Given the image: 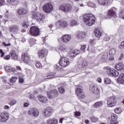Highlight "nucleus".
<instances>
[{
  "instance_id": "33",
  "label": "nucleus",
  "mask_w": 124,
  "mask_h": 124,
  "mask_svg": "<svg viewBox=\"0 0 124 124\" xmlns=\"http://www.w3.org/2000/svg\"><path fill=\"white\" fill-rule=\"evenodd\" d=\"M28 33L32 36H37V35H39V31H29Z\"/></svg>"
},
{
  "instance_id": "41",
  "label": "nucleus",
  "mask_w": 124,
  "mask_h": 124,
  "mask_svg": "<svg viewBox=\"0 0 124 124\" xmlns=\"http://www.w3.org/2000/svg\"><path fill=\"white\" fill-rule=\"evenodd\" d=\"M60 65H60V62L59 64L54 65V67L55 69H56V70H58V71H61L62 69V67H61Z\"/></svg>"
},
{
  "instance_id": "29",
  "label": "nucleus",
  "mask_w": 124,
  "mask_h": 124,
  "mask_svg": "<svg viewBox=\"0 0 124 124\" xmlns=\"http://www.w3.org/2000/svg\"><path fill=\"white\" fill-rule=\"evenodd\" d=\"M103 104V102L99 101L95 103L93 105V107L94 108H97V107H100V106H102Z\"/></svg>"
},
{
  "instance_id": "7",
  "label": "nucleus",
  "mask_w": 124,
  "mask_h": 124,
  "mask_svg": "<svg viewBox=\"0 0 124 124\" xmlns=\"http://www.w3.org/2000/svg\"><path fill=\"white\" fill-rule=\"evenodd\" d=\"M27 114L30 115V116H31V117L33 116L34 118H37L39 116V111L36 108H32L28 111Z\"/></svg>"
},
{
  "instance_id": "54",
  "label": "nucleus",
  "mask_w": 124,
  "mask_h": 124,
  "mask_svg": "<svg viewBox=\"0 0 124 124\" xmlns=\"http://www.w3.org/2000/svg\"><path fill=\"white\" fill-rule=\"evenodd\" d=\"M17 80V78L16 77H13L10 79V82L11 83H15Z\"/></svg>"
},
{
  "instance_id": "48",
  "label": "nucleus",
  "mask_w": 124,
  "mask_h": 124,
  "mask_svg": "<svg viewBox=\"0 0 124 124\" xmlns=\"http://www.w3.org/2000/svg\"><path fill=\"white\" fill-rule=\"evenodd\" d=\"M104 82L107 84H111V80L109 78H105Z\"/></svg>"
},
{
  "instance_id": "56",
  "label": "nucleus",
  "mask_w": 124,
  "mask_h": 124,
  "mask_svg": "<svg viewBox=\"0 0 124 124\" xmlns=\"http://www.w3.org/2000/svg\"><path fill=\"white\" fill-rule=\"evenodd\" d=\"M87 5H88V6H90L91 7H95V5H94L93 3L91 1L87 3Z\"/></svg>"
},
{
  "instance_id": "6",
  "label": "nucleus",
  "mask_w": 124,
  "mask_h": 124,
  "mask_svg": "<svg viewBox=\"0 0 124 124\" xmlns=\"http://www.w3.org/2000/svg\"><path fill=\"white\" fill-rule=\"evenodd\" d=\"M53 9H54V6L50 3H46L43 6V10L45 13H51Z\"/></svg>"
},
{
  "instance_id": "26",
  "label": "nucleus",
  "mask_w": 124,
  "mask_h": 124,
  "mask_svg": "<svg viewBox=\"0 0 124 124\" xmlns=\"http://www.w3.org/2000/svg\"><path fill=\"white\" fill-rule=\"evenodd\" d=\"M38 98L40 101H41L42 102H46L48 101V99L47 98L44 96H42L41 95H39L38 96Z\"/></svg>"
},
{
  "instance_id": "23",
  "label": "nucleus",
  "mask_w": 124,
  "mask_h": 124,
  "mask_svg": "<svg viewBox=\"0 0 124 124\" xmlns=\"http://www.w3.org/2000/svg\"><path fill=\"white\" fill-rule=\"evenodd\" d=\"M5 69L6 71V72L11 73V74H13L15 72H16V70H15L14 68H13L12 67L10 66H7L5 67Z\"/></svg>"
},
{
  "instance_id": "16",
  "label": "nucleus",
  "mask_w": 124,
  "mask_h": 124,
  "mask_svg": "<svg viewBox=\"0 0 124 124\" xmlns=\"http://www.w3.org/2000/svg\"><path fill=\"white\" fill-rule=\"evenodd\" d=\"M116 16H117L116 12H115L113 9H111L108 11L107 18L111 19L112 17H116Z\"/></svg>"
},
{
  "instance_id": "58",
  "label": "nucleus",
  "mask_w": 124,
  "mask_h": 124,
  "mask_svg": "<svg viewBox=\"0 0 124 124\" xmlns=\"http://www.w3.org/2000/svg\"><path fill=\"white\" fill-rule=\"evenodd\" d=\"M108 58V55H107V54H104L102 56V60H107Z\"/></svg>"
},
{
  "instance_id": "45",
  "label": "nucleus",
  "mask_w": 124,
  "mask_h": 124,
  "mask_svg": "<svg viewBox=\"0 0 124 124\" xmlns=\"http://www.w3.org/2000/svg\"><path fill=\"white\" fill-rule=\"evenodd\" d=\"M108 122H110V124H118V121H111V118L108 117Z\"/></svg>"
},
{
  "instance_id": "5",
  "label": "nucleus",
  "mask_w": 124,
  "mask_h": 124,
  "mask_svg": "<svg viewBox=\"0 0 124 124\" xmlns=\"http://www.w3.org/2000/svg\"><path fill=\"white\" fill-rule=\"evenodd\" d=\"M59 9L65 13H67L72 10V6L70 4L61 5L59 6Z\"/></svg>"
},
{
  "instance_id": "1",
  "label": "nucleus",
  "mask_w": 124,
  "mask_h": 124,
  "mask_svg": "<svg viewBox=\"0 0 124 124\" xmlns=\"http://www.w3.org/2000/svg\"><path fill=\"white\" fill-rule=\"evenodd\" d=\"M83 22L88 26H93L95 23V17L92 14H85L83 16Z\"/></svg>"
},
{
  "instance_id": "39",
  "label": "nucleus",
  "mask_w": 124,
  "mask_h": 124,
  "mask_svg": "<svg viewBox=\"0 0 124 124\" xmlns=\"http://www.w3.org/2000/svg\"><path fill=\"white\" fill-rule=\"evenodd\" d=\"M109 54L110 56H114L116 55V49L112 48L109 50Z\"/></svg>"
},
{
  "instance_id": "15",
  "label": "nucleus",
  "mask_w": 124,
  "mask_h": 124,
  "mask_svg": "<svg viewBox=\"0 0 124 124\" xmlns=\"http://www.w3.org/2000/svg\"><path fill=\"white\" fill-rule=\"evenodd\" d=\"M37 22H40V23H44L45 22V15L43 14H41L39 16H36Z\"/></svg>"
},
{
  "instance_id": "35",
  "label": "nucleus",
  "mask_w": 124,
  "mask_h": 124,
  "mask_svg": "<svg viewBox=\"0 0 124 124\" xmlns=\"http://www.w3.org/2000/svg\"><path fill=\"white\" fill-rule=\"evenodd\" d=\"M29 42L31 46H33V45L35 44V42H36V40L33 38H30L29 40Z\"/></svg>"
},
{
  "instance_id": "18",
  "label": "nucleus",
  "mask_w": 124,
  "mask_h": 124,
  "mask_svg": "<svg viewBox=\"0 0 124 124\" xmlns=\"http://www.w3.org/2000/svg\"><path fill=\"white\" fill-rule=\"evenodd\" d=\"M115 69L118 71H124V65L123 62L118 63L115 66Z\"/></svg>"
},
{
  "instance_id": "14",
  "label": "nucleus",
  "mask_w": 124,
  "mask_h": 124,
  "mask_svg": "<svg viewBox=\"0 0 124 124\" xmlns=\"http://www.w3.org/2000/svg\"><path fill=\"white\" fill-rule=\"evenodd\" d=\"M56 27H62V28H66L68 26V23L67 22L62 20H59L56 23Z\"/></svg>"
},
{
  "instance_id": "40",
  "label": "nucleus",
  "mask_w": 124,
  "mask_h": 124,
  "mask_svg": "<svg viewBox=\"0 0 124 124\" xmlns=\"http://www.w3.org/2000/svg\"><path fill=\"white\" fill-rule=\"evenodd\" d=\"M49 28H52V31H60L61 30V27H57V26L53 27L52 25L49 26Z\"/></svg>"
},
{
  "instance_id": "12",
  "label": "nucleus",
  "mask_w": 124,
  "mask_h": 124,
  "mask_svg": "<svg viewBox=\"0 0 124 124\" xmlns=\"http://www.w3.org/2000/svg\"><path fill=\"white\" fill-rule=\"evenodd\" d=\"M98 3L102 6H105L108 4H111L113 2V0H97Z\"/></svg>"
},
{
  "instance_id": "34",
  "label": "nucleus",
  "mask_w": 124,
  "mask_h": 124,
  "mask_svg": "<svg viewBox=\"0 0 124 124\" xmlns=\"http://www.w3.org/2000/svg\"><path fill=\"white\" fill-rule=\"evenodd\" d=\"M70 26L74 27V26H77L78 22L75 19H72L70 22Z\"/></svg>"
},
{
  "instance_id": "61",
  "label": "nucleus",
  "mask_w": 124,
  "mask_h": 124,
  "mask_svg": "<svg viewBox=\"0 0 124 124\" xmlns=\"http://www.w3.org/2000/svg\"><path fill=\"white\" fill-rule=\"evenodd\" d=\"M114 111L117 113V114H120L121 110L120 108H116L114 109Z\"/></svg>"
},
{
  "instance_id": "10",
  "label": "nucleus",
  "mask_w": 124,
  "mask_h": 124,
  "mask_svg": "<svg viewBox=\"0 0 124 124\" xmlns=\"http://www.w3.org/2000/svg\"><path fill=\"white\" fill-rule=\"evenodd\" d=\"M37 55L40 59H43L48 55V50L46 48H43L37 52Z\"/></svg>"
},
{
  "instance_id": "55",
  "label": "nucleus",
  "mask_w": 124,
  "mask_h": 124,
  "mask_svg": "<svg viewBox=\"0 0 124 124\" xmlns=\"http://www.w3.org/2000/svg\"><path fill=\"white\" fill-rule=\"evenodd\" d=\"M36 66L37 68H42V65H41V63H40V62H37L36 63Z\"/></svg>"
},
{
  "instance_id": "13",
  "label": "nucleus",
  "mask_w": 124,
  "mask_h": 124,
  "mask_svg": "<svg viewBox=\"0 0 124 124\" xmlns=\"http://www.w3.org/2000/svg\"><path fill=\"white\" fill-rule=\"evenodd\" d=\"M90 90V91H91L93 93H94V94H98L100 93V90L98 87L95 85L91 86Z\"/></svg>"
},
{
  "instance_id": "64",
  "label": "nucleus",
  "mask_w": 124,
  "mask_h": 124,
  "mask_svg": "<svg viewBox=\"0 0 124 124\" xmlns=\"http://www.w3.org/2000/svg\"><path fill=\"white\" fill-rule=\"evenodd\" d=\"M78 66L79 68H83L82 62H78Z\"/></svg>"
},
{
  "instance_id": "2",
  "label": "nucleus",
  "mask_w": 124,
  "mask_h": 124,
  "mask_svg": "<svg viewBox=\"0 0 124 124\" xmlns=\"http://www.w3.org/2000/svg\"><path fill=\"white\" fill-rule=\"evenodd\" d=\"M22 61L26 64H28L31 66L32 65V61H31V58L27 52L22 53L21 56Z\"/></svg>"
},
{
  "instance_id": "17",
  "label": "nucleus",
  "mask_w": 124,
  "mask_h": 124,
  "mask_svg": "<svg viewBox=\"0 0 124 124\" xmlns=\"http://www.w3.org/2000/svg\"><path fill=\"white\" fill-rule=\"evenodd\" d=\"M10 55L12 60L14 61H18L19 60V57L18 55L16 54V52L15 50H11Z\"/></svg>"
},
{
  "instance_id": "49",
  "label": "nucleus",
  "mask_w": 124,
  "mask_h": 124,
  "mask_svg": "<svg viewBox=\"0 0 124 124\" xmlns=\"http://www.w3.org/2000/svg\"><path fill=\"white\" fill-rule=\"evenodd\" d=\"M102 35V33L100 31H96L95 32V35L96 37L99 38Z\"/></svg>"
},
{
  "instance_id": "27",
  "label": "nucleus",
  "mask_w": 124,
  "mask_h": 124,
  "mask_svg": "<svg viewBox=\"0 0 124 124\" xmlns=\"http://www.w3.org/2000/svg\"><path fill=\"white\" fill-rule=\"evenodd\" d=\"M10 30L11 31H19V27L17 25H13L10 27Z\"/></svg>"
},
{
  "instance_id": "53",
  "label": "nucleus",
  "mask_w": 124,
  "mask_h": 124,
  "mask_svg": "<svg viewBox=\"0 0 124 124\" xmlns=\"http://www.w3.org/2000/svg\"><path fill=\"white\" fill-rule=\"evenodd\" d=\"M17 103V101L16 100H12L11 102H10L9 104L11 106H13V105H15Z\"/></svg>"
},
{
  "instance_id": "28",
  "label": "nucleus",
  "mask_w": 124,
  "mask_h": 124,
  "mask_svg": "<svg viewBox=\"0 0 124 124\" xmlns=\"http://www.w3.org/2000/svg\"><path fill=\"white\" fill-rule=\"evenodd\" d=\"M108 100L111 103H114L115 105L117 104V101H116V98L114 97H110L108 98Z\"/></svg>"
},
{
  "instance_id": "52",
  "label": "nucleus",
  "mask_w": 124,
  "mask_h": 124,
  "mask_svg": "<svg viewBox=\"0 0 124 124\" xmlns=\"http://www.w3.org/2000/svg\"><path fill=\"white\" fill-rule=\"evenodd\" d=\"M82 64V67H83V68H84V67H87V66H88V62H87V61H84L82 62H81Z\"/></svg>"
},
{
  "instance_id": "63",
  "label": "nucleus",
  "mask_w": 124,
  "mask_h": 124,
  "mask_svg": "<svg viewBox=\"0 0 124 124\" xmlns=\"http://www.w3.org/2000/svg\"><path fill=\"white\" fill-rule=\"evenodd\" d=\"M22 25L24 28H27L29 27V24L28 23V22H24Z\"/></svg>"
},
{
  "instance_id": "59",
  "label": "nucleus",
  "mask_w": 124,
  "mask_h": 124,
  "mask_svg": "<svg viewBox=\"0 0 124 124\" xmlns=\"http://www.w3.org/2000/svg\"><path fill=\"white\" fill-rule=\"evenodd\" d=\"M87 46H82L80 48L81 51H82V52H86V48Z\"/></svg>"
},
{
  "instance_id": "36",
  "label": "nucleus",
  "mask_w": 124,
  "mask_h": 124,
  "mask_svg": "<svg viewBox=\"0 0 124 124\" xmlns=\"http://www.w3.org/2000/svg\"><path fill=\"white\" fill-rule=\"evenodd\" d=\"M89 42L91 45H92V46H94V45H95V44H96V42H97V40L94 38L93 39H90Z\"/></svg>"
},
{
  "instance_id": "57",
  "label": "nucleus",
  "mask_w": 124,
  "mask_h": 124,
  "mask_svg": "<svg viewBox=\"0 0 124 124\" xmlns=\"http://www.w3.org/2000/svg\"><path fill=\"white\" fill-rule=\"evenodd\" d=\"M104 41H106V42H108V41H109V40H110V36H105L104 38Z\"/></svg>"
},
{
  "instance_id": "51",
  "label": "nucleus",
  "mask_w": 124,
  "mask_h": 124,
  "mask_svg": "<svg viewBox=\"0 0 124 124\" xmlns=\"http://www.w3.org/2000/svg\"><path fill=\"white\" fill-rule=\"evenodd\" d=\"M59 49H60V51H62V52H65V51H66V46H61L59 47Z\"/></svg>"
},
{
  "instance_id": "3",
  "label": "nucleus",
  "mask_w": 124,
  "mask_h": 124,
  "mask_svg": "<svg viewBox=\"0 0 124 124\" xmlns=\"http://www.w3.org/2000/svg\"><path fill=\"white\" fill-rule=\"evenodd\" d=\"M53 112H54L53 108L51 107H48L43 110L42 114L45 118H49V117H51Z\"/></svg>"
},
{
  "instance_id": "24",
  "label": "nucleus",
  "mask_w": 124,
  "mask_h": 124,
  "mask_svg": "<svg viewBox=\"0 0 124 124\" xmlns=\"http://www.w3.org/2000/svg\"><path fill=\"white\" fill-rule=\"evenodd\" d=\"M104 70L106 71L109 76L112 75V73L113 72V69H111L110 67H105L104 68Z\"/></svg>"
},
{
  "instance_id": "38",
  "label": "nucleus",
  "mask_w": 124,
  "mask_h": 124,
  "mask_svg": "<svg viewBox=\"0 0 124 124\" xmlns=\"http://www.w3.org/2000/svg\"><path fill=\"white\" fill-rule=\"evenodd\" d=\"M30 31H39V29L35 26H32L30 29Z\"/></svg>"
},
{
  "instance_id": "11",
  "label": "nucleus",
  "mask_w": 124,
  "mask_h": 124,
  "mask_svg": "<svg viewBox=\"0 0 124 124\" xmlns=\"http://www.w3.org/2000/svg\"><path fill=\"white\" fill-rule=\"evenodd\" d=\"M0 123H4V122L7 121L9 119V115L8 114V113L4 111L0 113Z\"/></svg>"
},
{
  "instance_id": "9",
  "label": "nucleus",
  "mask_w": 124,
  "mask_h": 124,
  "mask_svg": "<svg viewBox=\"0 0 124 124\" xmlns=\"http://www.w3.org/2000/svg\"><path fill=\"white\" fill-rule=\"evenodd\" d=\"M82 87L81 86H78L76 90V93L77 94L78 97L80 99L82 98H85V95H84V93H83V90H82Z\"/></svg>"
},
{
  "instance_id": "21",
  "label": "nucleus",
  "mask_w": 124,
  "mask_h": 124,
  "mask_svg": "<svg viewBox=\"0 0 124 124\" xmlns=\"http://www.w3.org/2000/svg\"><path fill=\"white\" fill-rule=\"evenodd\" d=\"M124 73H121L120 76L118 78V79H117V83H118V84H124Z\"/></svg>"
},
{
  "instance_id": "19",
  "label": "nucleus",
  "mask_w": 124,
  "mask_h": 124,
  "mask_svg": "<svg viewBox=\"0 0 124 124\" xmlns=\"http://www.w3.org/2000/svg\"><path fill=\"white\" fill-rule=\"evenodd\" d=\"M71 39V36L69 35H65L62 37V41L64 43H67Z\"/></svg>"
},
{
  "instance_id": "37",
  "label": "nucleus",
  "mask_w": 124,
  "mask_h": 124,
  "mask_svg": "<svg viewBox=\"0 0 124 124\" xmlns=\"http://www.w3.org/2000/svg\"><path fill=\"white\" fill-rule=\"evenodd\" d=\"M78 52V50H72L71 53V57H72V58H73V57H76V56H77V55L79 54V52Z\"/></svg>"
},
{
  "instance_id": "44",
  "label": "nucleus",
  "mask_w": 124,
  "mask_h": 124,
  "mask_svg": "<svg viewBox=\"0 0 124 124\" xmlns=\"http://www.w3.org/2000/svg\"><path fill=\"white\" fill-rule=\"evenodd\" d=\"M107 105L108 107H114L116 105H115V103L109 102L108 100L107 101Z\"/></svg>"
},
{
  "instance_id": "25",
  "label": "nucleus",
  "mask_w": 124,
  "mask_h": 124,
  "mask_svg": "<svg viewBox=\"0 0 124 124\" xmlns=\"http://www.w3.org/2000/svg\"><path fill=\"white\" fill-rule=\"evenodd\" d=\"M47 123V124H58L59 121H58V120L53 118L48 120Z\"/></svg>"
},
{
  "instance_id": "43",
  "label": "nucleus",
  "mask_w": 124,
  "mask_h": 124,
  "mask_svg": "<svg viewBox=\"0 0 124 124\" xmlns=\"http://www.w3.org/2000/svg\"><path fill=\"white\" fill-rule=\"evenodd\" d=\"M118 116L115 114H113L111 115V117L110 118V121H117V119Z\"/></svg>"
},
{
  "instance_id": "60",
  "label": "nucleus",
  "mask_w": 124,
  "mask_h": 124,
  "mask_svg": "<svg viewBox=\"0 0 124 124\" xmlns=\"http://www.w3.org/2000/svg\"><path fill=\"white\" fill-rule=\"evenodd\" d=\"M119 49H124V41L122 42L121 45L119 46Z\"/></svg>"
},
{
  "instance_id": "22",
  "label": "nucleus",
  "mask_w": 124,
  "mask_h": 124,
  "mask_svg": "<svg viewBox=\"0 0 124 124\" xmlns=\"http://www.w3.org/2000/svg\"><path fill=\"white\" fill-rule=\"evenodd\" d=\"M17 13L18 15H25V14H27L28 13V10L26 9L21 8L18 10Z\"/></svg>"
},
{
  "instance_id": "46",
  "label": "nucleus",
  "mask_w": 124,
  "mask_h": 124,
  "mask_svg": "<svg viewBox=\"0 0 124 124\" xmlns=\"http://www.w3.org/2000/svg\"><path fill=\"white\" fill-rule=\"evenodd\" d=\"M59 91L60 92V93L62 94L65 92V90L64 89V88L61 87L59 88Z\"/></svg>"
},
{
  "instance_id": "32",
  "label": "nucleus",
  "mask_w": 124,
  "mask_h": 124,
  "mask_svg": "<svg viewBox=\"0 0 124 124\" xmlns=\"http://www.w3.org/2000/svg\"><path fill=\"white\" fill-rule=\"evenodd\" d=\"M7 2L12 4V5H16L18 4V0H7Z\"/></svg>"
},
{
  "instance_id": "20",
  "label": "nucleus",
  "mask_w": 124,
  "mask_h": 124,
  "mask_svg": "<svg viewBox=\"0 0 124 124\" xmlns=\"http://www.w3.org/2000/svg\"><path fill=\"white\" fill-rule=\"evenodd\" d=\"M87 35V33L83 31L79 32L76 36L77 39H83Z\"/></svg>"
},
{
  "instance_id": "4",
  "label": "nucleus",
  "mask_w": 124,
  "mask_h": 124,
  "mask_svg": "<svg viewBox=\"0 0 124 124\" xmlns=\"http://www.w3.org/2000/svg\"><path fill=\"white\" fill-rule=\"evenodd\" d=\"M61 59H60L59 62L60 65L62 67H66L68 65H69V60L66 57H62L63 56L60 55Z\"/></svg>"
},
{
  "instance_id": "31",
  "label": "nucleus",
  "mask_w": 124,
  "mask_h": 124,
  "mask_svg": "<svg viewBox=\"0 0 124 124\" xmlns=\"http://www.w3.org/2000/svg\"><path fill=\"white\" fill-rule=\"evenodd\" d=\"M119 74V72L116 71L115 69H113L112 73H111V75L110 76H112V77H118Z\"/></svg>"
},
{
  "instance_id": "8",
  "label": "nucleus",
  "mask_w": 124,
  "mask_h": 124,
  "mask_svg": "<svg viewBox=\"0 0 124 124\" xmlns=\"http://www.w3.org/2000/svg\"><path fill=\"white\" fill-rule=\"evenodd\" d=\"M47 94L49 99H53V98H55V97H57L59 95V91L56 89L50 90Z\"/></svg>"
},
{
  "instance_id": "62",
  "label": "nucleus",
  "mask_w": 124,
  "mask_h": 124,
  "mask_svg": "<svg viewBox=\"0 0 124 124\" xmlns=\"http://www.w3.org/2000/svg\"><path fill=\"white\" fill-rule=\"evenodd\" d=\"M75 115L76 117H80V116H81V112L79 111H76L75 112Z\"/></svg>"
},
{
  "instance_id": "47",
  "label": "nucleus",
  "mask_w": 124,
  "mask_h": 124,
  "mask_svg": "<svg viewBox=\"0 0 124 124\" xmlns=\"http://www.w3.org/2000/svg\"><path fill=\"white\" fill-rule=\"evenodd\" d=\"M98 120L99 119L97 117H95L94 116L91 117V121L93 123H96V122H98Z\"/></svg>"
},
{
  "instance_id": "30",
  "label": "nucleus",
  "mask_w": 124,
  "mask_h": 124,
  "mask_svg": "<svg viewBox=\"0 0 124 124\" xmlns=\"http://www.w3.org/2000/svg\"><path fill=\"white\" fill-rule=\"evenodd\" d=\"M13 14L11 12H9V11H7L5 14V16L6 18H8L10 19L12 17Z\"/></svg>"
},
{
  "instance_id": "50",
  "label": "nucleus",
  "mask_w": 124,
  "mask_h": 124,
  "mask_svg": "<svg viewBox=\"0 0 124 124\" xmlns=\"http://www.w3.org/2000/svg\"><path fill=\"white\" fill-rule=\"evenodd\" d=\"M119 16L120 18L124 20V10L121 11L119 13Z\"/></svg>"
},
{
  "instance_id": "42",
  "label": "nucleus",
  "mask_w": 124,
  "mask_h": 124,
  "mask_svg": "<svg viewBox=\"0 0 124 124\" xmlns=\"http://www.w3.org/2000/svg\"><path fill=\"white\" fill-rule=\"evenodd\" d=\"M118 116L115 114H113L111 115V117L110 118V121H117V119Z\"/></svg>"
}]
</instances>
